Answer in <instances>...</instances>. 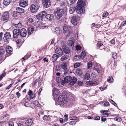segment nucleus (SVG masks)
Wrapping results in <instances>:
<instances>
[{
	"label": "nucleus",
	"instance_id": "nucleus-1",
	"mask_svg": "<svg viewBox=\"0 0 126 126\" xmlns=\"http://www.w3.org/2000/svg\"><path fill=\"white\" fill-rule=\"evenodd\" d=\"M64 13V11L63 9L58 7L55 10L53 14L57 19H59L63 16Z\"/></svg>",
	"mask_w": 126,
	"mask_h": 126
},
{
	"label": "nucleus",
	"instance_id": "nucleus-2",
	"mask_svg": "<svg viewBox=\"0 0 126 126\" xmlns=\"http://www.w3.org/2000/svg\"><path fill=\"white\" fill-rule=\"evenodd\" d=\"M68 99L67 98L66 95H60L58 98V100L61 105H63L68 102Z\"/></svg>",
	"mask_w": 126,
	"mask_h": 126
},
{
	"label": "nucleus",
	"instance_id": "nucleus-3",
	"mask_svg": "<svg viewBox=\"0 0 126 126\" xmlns=\"http://www.w3.org/2000/svg\"><path fill=\"white\" fill-rule=\"evenodd\" d=\"M72 27L71 26L67 27L66 25H64L63 26V32L64 33H67V36H69L72 32Z\"/></svg>",
	"mask_w": 126,
	"mask_h": 126
},
{
	"label": "nucleus",
	"instance_id": "nucleus-4",
	"mask_svg": "<svg viewBox=\"0 0 126 126\" xmlns=\"http://www.w3.org/2000/svg\"><path fill=\"white\" fill-rule=\"evenodd\" d=\"M42 4L44 7L47 8L51 5V2L50 0H42Z\"/></svg>",
	"mask_w": 126,
	"mask_h": 126
},
{
	"label": "nucleus",
	"instance_id": "nucleus-5",
	"mask_svg": "<svg viewBox=\"0 0 126 126\" xmlns=\"http://www.w3.org/2000/svg\"><path fill=\"white\" fill-rule=\"evenodd\" d=\"M38 9V6L34 4H32L30 6V9L32 13H36Z\"/></svg>",
	"mask_w": 126,
	"mask_h": 126
},
{
	"label": "nucleus",
	"instance_id": "nucleus-6",
	"mask_svg": "<svg viewBox=\"0 0 126 126\" xmlns=\"http://www.w3.org/2000/svg\"><path fill=\"white\" fill-rule=\"evenodd\" d=\"M28 0H21L19 1V5L21 7L24 8L28 5Z\"/></svg>",
	"mask_w": 126,
	"mask_h": 126
},
{
	"label": "nucleus",
	"instance_id": "nucleus-7",
	"mask_svg": "<svg viewBox=\"0 0 126 126\" xmlns=\"http://www.w3.org/2000/svg\"><path fill=\"white\" fill-rule=\"evenodd\" d=\"M11 37V36L10 33L9 32H7L4 33L3 39L5 42H6L9 40Z\"/></svg>",
	"mask_w": 126,
	"mask_h": 126
},
{
	"label": "nucleus",
	"instance_id": "nucleus-8",
	"mask_svg": "<svg viewBox=\"0 0 126 126\" xmlns=\"http://www.w3.org/2000/svg\"><path fill=\"white\" fill-rule=\"evenodd\" d=\"M72 80V78L70 76H68L65 77L63 81L62 82L61 84L64 85L65 83H68L70 82Z\"/></svg>",
	"mask_w": 126,
	"mask_h": 126
},
{
	"label": "nucleus",
	"instance_id": "nucleus-9",
	"mask_svg": "<svg viewBox=\"0 0 126 126\" xmlns=\"http://www.w3.org/2000/svg\"><path fill=\"white\" fill-rule=\"evenodd\" d=\"M9 16V14L7 12H4L2 15V20L6 21L8 19Z\"/></svg>",
	"mask_w": 126,
	"mask_h": 126
},
{
	"label": "nucleus",
	"instance_id": "nucleus-10",
	"mask_svg": "<svg viewBox=\"0 0 126 126\" xmlns=\"http://www.w3.org/2000/svg\"><path fill=\"white\" fill-rule=\"evenodd\" d=\"M20 30V29H15L13 31V36L14 38H16L19 35Z\"/></svg>",
	"mask_w": 126,
	"mask_h": 126
},
{
	"label": "nucleus",
	"instance_id": "nucleus-11",
	"mask_svg": "<svg viewBox=\"0 0 126 126\" xmlns=\"http://www.w3.org/2000/svg\"><path fill=\"white\" fill-rule=\"evenodd\" d=\"M46 12L43 11L37 15L36 16L38 19H42L43 17L46 15Z\"/></svg>",
	"mask_w": 126,
	"mask_h": 126
},
{
	"label": "nucleus",
	"instance_id": "nucleus-12",
	"mask_svg": "<svg viewBox=\"0 0 126 126\" xmlns=\"http://www.w3.org/2000/svg\"><path fill=\"white\" fill-rule=\"evenodd\" d=\"M77 12L79 14H82L84 11L83 7L77 6Z\"/></svg>",
	"mask_w": 126,
	"mask_h": 126
},
{
	"label": "nucleus",
	"instance_id": "nucleus-13",
	"mask_svg": "<svg viewBox=\"0 0 126 126\" xmlns=\"http://www.w3.org/2000/svg\"><path fill=\"white\" fill-rule=\"evenodd\" d=\"M85 5V0H79L77 2V6L84 7Z\"/></svg>",
	"mask_w": 126,
	"mask_h": 126
},
{
	"label": "nucleus",
	"instance_id": "nucleus-14",
	"mask_svg": "<svg viewBox=\"0 0 126 126\" xmlns=\"http://www.w3.org/2000/svg\"><path fill=\"white\" fill-rule=\"evenodd\" d=\"M20 35L23 37H26L27 35V31L24 29H22L20 30Z\"/></svg>",
	"mask_w": 126,
	"mask_h": 126
},
{
	"label": "nucleus",
	"instance_id": "nucleus-15",
	"mask_svg": "<svg viewBox=\"0 0 126 126\" xmlns=\"http://www.w3.org/2000/svg\"><path fill=\"white\" fill-rule=\"evenodd\" d=\"M63 52L65 54H68L70 52V50L68 47L66 46H64L63 47Z\"/></svg>",
	"mask_w": 126,
	"mask_h": 126
},
{
	"label": "nucleus",
	"instance_id": "nucleus-16",
	"mask_svg": "<svg viewBox=\"0 0 126 126\" xmlns=\"http://www.w3.org/2000/svg\"><path fill=\"white\" fill-rule=\"evenodd\" d=\"M61 67L62 69L66 70V71L65 72V73H67L68 72L66 62H64L62 63L61 64Z\"/></svg>",
	"mask_w": 126,
	"mask_h": 126
},
{
	"label": "nucleus",
	"instance_id": "nucleus-17",
	"mask_svg": "<svg viewBox=\"0 0 126 126\" xmlns=\"http://www.w3.org/2000/svg\"><path fill=\"white\" fill-rule=\"evenodd\" d=\"M55 53L60 55L62 56L63 54L62 49L60 48H58L56 49Z\"/></svg>",
	"mask_w": 126,
	"mask_h": 126
},
{
	"label": "nucleus",
	"instance_id": "nucleus-18",
	"mask_svg": "<svg viewBox=\"0 0 126 126\" xmlns=\"http://www.w3.org/2000/svg\"><path fill=\"white\" fill-rule=\"evenodd\" d=\"M126 25V21L122 22L121 23V25L119 29H120L121 32H122L123 30L125 29V26Z\"/></svg>",
	"mask_w": 126,
	"mask_h": 126
},
{
	"label": "nucleus",
	"instance_id": "nucleus-19",
	"mask_svg": "<svg viewBox=\"0 0 126 126\" xmlns=\"http://www.w3.org/2000/svg\"><path fill=\"white\" fill-rule=\"evenodd\" d=\"M46 17L50 21L53 20L54 18V15L52 14H49L46 15Z\"/></svg>",
	"mask_w": 126,
	"mask_h": 126
},
{
	"label": "nucleus",
	"instance_id": "nucleus-20",
	"mask_svg": "<svg viewBox=\"0 0 126 126\" xmlns=\"http://www.w3.org/2000/svg\"><path fill=\"white\" fill-rule=\"evenodd\" d=\"M71 21L72 24L74 25H76L77 23V20L76 16H73L71 18Z\"/></svg>",
	"mask_w": 126,
	"mask_h": 126
},
{
	"label": "nucleus",
	"instance_id": "nucleus-21",
	"mask_svg": "<svg viewBox=\"0 0 126 126\" xmlns=\"http://www.w3.org/2000/svg\"><path fill=\"white\" fill-rule=\"evenodd\" d=\"M33 121L32 119H28L26 122L25 124L27 126H29L32 125Z\"/></svg>",
	"mask_w": 126,
	"mask_h": 126
},
{
	"label": "nucleus",
	"instance_id": "nucleus-22",
	"mask_svg": "<svg viewBox=\"0 0 126 126\" xmlns=\"http://www.w3.org/2000/svg\"><path fill=\"white\" fill-rule=\"evenodd\" d=\"M16 12L19 14H21L24 13V10L22 8L19 7L16 8Z\"/></svg>",
	"mask_w": 126,
	"mask_h": 126
},
{
	"label": "nucleus",
	"instance_id": "nucleus-23",
	"mask_svg": "<svg viewBox=\"0 0 126 126\" xmlns=\"http://www.w3.org/2000/svg\"><path fill=\"white\" fill-rule=\"evenodd\" d=\"M77 81V80L76 78L73 77L72 79V81L69 84L71 85H73L75 84Z\"/></svg>",
	"mask_w": 126,
	"mask_h": 126
},
{
	"label": "nucleus",
	"instance_id": "nucleus-24",
	"mask_svg": "<svg viewBox=\"0 0 126 126\" xmlns=\"http://www.w3.org/2000/svg\"><path fill=\"white\" fill-rule=\"evenodd\" d=\"M55 32L57 34H60L62 32L61 29L60 27H58L56 28L55 30Z\"/></svg>",
	"mask_w": 126,
	"mask_h": 126
},
{
	"label": "nucleus",
	"instance_id": "nucleus-25",
	"mask_svg": "<svg viewBox=\"0 0 126 126\" xmlns=\"http://www.w3.org/2000/svg\"><path fill=\"white\" fill-rule=\"evenodd\" d=\"M6 51L8 53L10 54L12 51V49L11 47L10 46H7L6 47Z\"/></svg>",
	"mask_w": 126,
	"mask_h": 126
},
{
	"label": "nucleus",
	"instance_id": "nucleus-26",
	"mask_svg": "<svg viewBox=\"0 0 126 126\" xmlns=\"http://www.w3.org/2000/svg\"><path fill=\"white\" fill-rule=\"evenodd\" d=\"M34 29L32 27L29 28L28 29V33L29 35L31 34L34 31Z\"/></svg>",
	"mask_w": 126,
	"mask_h": 126
},
{
	"label": "nucleus",
	"instance_id": "nucleus-27",
	"mask_svg": "<svg viewBox=\"0 0 126 126\" xmlns=\"http://www.w3.org/2000/svg\"><path fill=\"white\" fill-rule=\"evenodd\" d=\"M76 9V8L75 6L70 7L69 10V12L70 14H73Z\"/></svg>",
	"mask_w": 126,
	"mask_h": 126
},
{
	"label": "nucleus",
	"instance_id": "nucleus-28",
	"mask_svg": "<svg viewBox=\"0 0 126 126\" xmlns=\"http://www.w3.org/2000/svg\"><path fill=\"white\" fill-rule=\"evenodd\" d=\"M108 110H102L101 111V112L103 114V117L108 116L109 113H107L106 112H108Z\"/></svg>",
	"mask_w": 126,
	"mask_h": 126
},
{
	"label": "nucleus",
	"instance_id": "nucleus-29",
	"mask_svg": "<svg viewBox=\"0 0 126 126\" xmlns=\"http://www.w3.org/2000/svg\"><path fill=\"white\" fill-rule=\"evenodd\" d=\"M59 57V56L56 54H54L52 58V61L54 62L56 61Z\"/></svg>",
	"mask_w": 126,
	"mask_h": 126
},
{
	"label": "nucleus",
	"instance_id": "nucleus-30",
	"mask_svg": "<svg viewBox=\"0 0 126 126\" xmlns=\"http://www.w3.org/2000/svg\"><path fill=\"white\" fill-rule=\"evenodd\" d=\"M68 58V57L67 55L65 54L61 58L60 60L61 61H63L67 60Z\"/></svg>",
	"mask_w": 126,
	"mask_h": 126
},
{
	"label": "nucleus",
	"instance_id": "nucleus-31",
	"mask_svg": "<svg viewBox=\"0 0 126 126\" xmlns=\"http://www.w3.org/2000/svg\"><path fill=\"white\" fill-rule=\"evenodd\" d=\"M68 45L69 46H71L72 49H73L74 45V42L71 40L69 41L68 42Z\"/></svg>",
	"mask_w": 126,
	"mask_h": 126
},
{
	"label": "nucleus",
	"instance_id": "nucleus-32",
	"mask_svg": "<svg viewBox=\"0 0 126 126\" xmlns=\"http://www.w3.org/2000/svg\"><path fill=\"white\" fill-rule=\"evenodd\" d=\"M81 59V58L80 56V55H76L73 58V59L75 61H78Z\"/></svg>",
	"mask_w": 126,
	"mask_h": 126
},
{
	"label": "nucleus",
	"instance_id": "nucleus-33",
	"mask_svg": "<svg viewBox=\"0 0 126 126\" xmlns=\"http://www.w3.org/2000/svg\"><path fill=\"white\" fill-rule=\"evenodd\" d=\"M10 2V0H4L3 4L7 6L9 4Z\"/></svg>",
	"mask_w": 126,
	"mask_h": 126
},
{
	"label": "nucleus",
	"instance_id": "nucleus-34",
	"mask_svg": "<svg viewBox=\"0 0 126 126\" xmlns=\"http://www.w3.org/2000/svg\"><path fill=\"white\" fill-rule=\"evenodd\" d=\"M50 117L48 116L47 115H45L43 117V119L45 121H48L50 120Z\"/></svg>",
	"mask_w": 126,
	"mask_h": 126
},
{
	"label": "nucleus",
	"instance_id": "nucleus-35",
	"mask_svg": "<svg viewBox=\"0 0 126 126\" xmlns=\"http://www.w3.org/2000/svg\"><path fill=\"white\" fill-rule=\"evenodd\" d=\"M76 73L79 75H81L82 73V70L79 68H78L76 71Z\"/></svg>",
	"mask_w": 126,
	"mask_h": 126
},
{
	"label": "nucleus",
	"instance_id": "nucleus-36",
	"mask_svg": "<svg viewBox=\"0 0 126 126\" xmlns=\"http://www.w3.org/2000/svg\"><path fill=\"white\" fill-rule=\"evenodd\" d=\"M80 55L81 59L84 58L86 56L85 52V51H82Z\"/></svg>",
	"mask_w": 126,
	"mask_h": 126
},
{
	"label": "nucleus",
	"instance_id": "nucleus-37",
	"mask_svg": "<svg viewBox=\"0 0 126 126\" xmlns=\"http://www.w3.org/2000/svg\"><path fill=\"white\" fill-rule=\"evenodd\" d=\"M103 45V43L102 41H98L97 45V47H98H98H99L102 46Z\"/></svg>",
	"mask_w": 126,
	"mask_h": 126
},
{
	"label": "nucleus",
	"instance_id": "nucleus-38",
	"mask_svg": "<svg viewBox=\"0 0 126 126\" xmlns=\"http://www.w3.org/2000/svg\"><path fill=\"white\" fill-rule=\"evenodd\" d=\"M15 26L16 27L17 29H19L21 28L22 26V25L21 23H19L17 24H15Z\"/></svg>",
	"mask_w": 126,
	"mask_h": 126
},
{
	"label": "nucleus",
	"instance_id": "nucleus-39",
	"mask_svg": "<svg viewBox=\"0 0 126 126\" xmlns=\"http://www.w3.org/2000/svg\"><path fill=\"white\" fill-rule=\"evenodd\" d=\"M90 75L88 73L86 74L85 75L84 79L85 80L89 79L90 77Z\"/></svg>",
	"mask_w": 126,
	"mask_h": 126
},
{
	"label": "nucleus",
	"instance_id": "nucleus-40",
	"mask_svg": "<svg viewBox=\"0 0 126 126\" xmlns=\"http://www.w3.org/2000/svg\"><path fill=\"white\" fill-rule=\"evenodd\" d=\"M53 93L56 94H57L59 92V90L56 88L54 89L53 90Z\"/></svg>",
	"mask_w": 126,
	"mask_h": 126
},
{
	"label": "nucleus",
	"instance_id": "nucleus-41",
	"mask_svg": "<svg viewBox=\"0 0 126 126\" xmlns=\"http://www.w3.org/2000/svg\"><path fill=\"white\" fill-rule=\"evenodd\" d=\"M107 81L109 82H111L113 81V78L111 76H110L107 79Z\"/></svg>",
	"mask_w": 126,
	"mask_h": 126
},
{
	"label": "nucleus",
	"instance_id": "nucleus-42",
	"mask_svg": "<svg viewBox=\"0 0 126 126\" xmlns=\"http://www.w3.org/2000/svg\"><path fill=\"white\" fill-rule=\"evenodd\" d=\"M57 81L58 82L61 83V84L62 82L63 81V80H62V79L60 78H57Z\"/></svg>",
	"mask_w": 126,
	"mask_h": 126
},
{
	"label": "nucleus",
	"instance_id": "nucleus-43",
	"mask_svg": "<svg viewBox=\"0 0 126 126\" xmlns=\"http://www.w3.org/2000/svg\"><path fill=\"white\" fill-rule=\"evenodd\" d=\"M97 82L96 81H90L88 83V84H89L90 85H92L93 84H97Z\"/></svg>",
	"mask_w": 126,
	"mask_h": 126
},
{
	"label": "nucleus",
	"instance_id": "nucleus-44",
	"mask_svg": "<svg viewBox=\"0 0 126 126\" xmlns=\"http://www.w3.org/2000/svg\"><path fill=\"white\" fill-rule=\"evenodd\" d=\"M112 57L114 59H117V55L116 53H114L112 55Z\"/></svg>",
	"mask_w": 126,
	"mask_h": 126
},
{
	"label": "nucleus",
	"instance_id": "nucleus-45",
	"mask_svg": "<svg viewBox=\"0 0 126 126\" xmlns=\"http://www.w3.org/2000/svg\"><path fill=\"white\" fill-rule=\"evenodd\" d=\"M80 65V63H75L74 65V67L76 68L79 67Z\"/></svg>",
	"mask_w": 126,
	"mask_h": 126
},
{
	"label": "nucleus",
	"instance_id": "nucleus-46",
	"mask_svg": "<svg viewBox=\"0 0 126 126\" xmlns=\"http://www.w3.org/2000/svg\"><path fill=\"white\" fill-rule=\"evenodd\" d=\"M88 69H89V68L91 67H92V62H89L88 63Z\"/></svg>",
	"mask_w": 126,
	"mask_h": 126
},
{
	"label": "nucleus",
	"instance_id": "nucleus-47",
	"mask_svg": "<svg viewBox=\"0 0 126 126\" xmlns=\"http://www.w3.org/2000/svg\"><path fill=\"white\" fill-rule=\"evenodd\" d=\"M76 49L77 50H79L81 49V47L79 45H77L76 47Z\"/></svg>",
	"mask_w": 126,
	"mask_h": 126
},
{
	"label": "nucleus",
	"instance_id": "nucleus-48",
	"mask_svg": "<svg viewBox=\"0 0 126 126\" xmlns=\"http://www.w3.org/2000/svg\"><path fill=\"white\" fill-rule=\"evenodd\" d=\"M6 73H3L1 75H0V80L5 75Z\"/></svg>",
	"mask_w": 126,
	"mask_h": 126
},
{
	"label": "nucleus",
	"instance_id": "nucleus-49",
	"mask_svg": "<svg viewBox=\"0 0 126 126\" xmlns=\"http://www.w3.org/2000/svg\"><path fill=\"white\" fill-rule=\"evenodd\" d=\"M34 3L36 4L35 5L38 6L39 3V0H34Z\"/></svg>",
	"mask_w": 126,
	"mask_h": 126
},
{
	"label": "nucleus",
	"instance_id": "nucleus-50",
	"mask_svg": "<svg viewBox=\"0 0 126 126\" xmlns=\"http://www.w3.org/2000/svg\"><path fill=\"white\" fill-rule=\"evenodd\" d=\"M3 118L8 120L9 118V116L8 114H7L4 116Z\"/></svg>",
	"mask_w": 126,
	"mask_h": 126
},
{
	"label": "nucleus",
	"instance_id": "nucleus-51",
	"mask_svg": "<svg viewBox=\"0 0 126 126\" xmlns=\"http://www.w3.org/2000/svg\"><path fill=\"white\" fill-rule=\"evenodd\" d=\"M109 101L115 106H116V105H117V104H116L113 100L111 99H110Z\"/></svg>",
	"mask_w": 126,
	"mask_h": 126
},
{
	"label": "nucleus",
	"instance_id": "nucleus-52",
	"mask_svg": "<svg viewBox=\"0 0 126 126\" xmlns=\"http://www.w3.org/2000/svg\"><path fill=\"white\" fill-rule=\"evenodd\" d=\"M108 15V13L107 12H106L103 14V17H106Z\"/></svg>",
	"mask_w": 126,
	"mask_h": 126
},
{
	"label": "nucleus",
	"instance_id": "nucleus-53",
	"mask_svg": "<svg viewBox=\"0 0 126 126\" xmlns=\"http://www.w3.org/2000/svg\"><path fill=\"white\" fill-rule=\"evenodd\" d=\"M33 20L32 18H30L27 20V22L29 23H32L33 22Z\"/></svg>",
	"mask_w": 126,
	"mask_h": 126
},
{
	"label": "nucleus",
	"instance_id": "nucleus-54",
	"mask_svg": "<svg viewBox=\"0 0 126 126\" xmlns=\"http://www.w3.org/2000/svg\"><path fill=\"white\" fill-rule=\"evenodd\" d=\"M36 106L39 107L40 106V104L37 101H36L33 103Z\"/></svg>",
	"mask_w": 126,
	"mask_h": 126
},
{
	"label": "nucleus",
	"instance_id": "nucleus-55",
	"mask_svg": "<svg viewBox=\"0 0 126 126\" xmlns=\"http://www.w3.org/2000/svg\"><path fill=\"white\" fill-rule=\"evenodd\" d=\"M83 83V81H78V84L80 86H81L82 85Z\"/></svg>",
	"mask_w": 126,
	"mask_h": 126
},
{
	"label": "nucleus",
	"instance_id": "nucleus-56",
	"mask_svg": "<svg viewBox=\"0 0 126 126\" xmlns=\"http://www.w3.org/2000/svg\"><path fill=\"white\" fill-rule=\"evenodd\" d=\"M69 118L70 119L72 120H76L77 118V117L76 116H72L70 117Z\"/></svg>",
	"mask_w": 126,
	"mask_h": 126
},
{
	"label": "nucleus",
	"instance_id": "nucleus-57",
	"mask_svg": "<svg viewBox=\"0 0 126 126\" xmlns=\"http://www.w3.org/2000/svg\"><path fill=\"white\" fill-rule=\"evenodd\" d=\"M64 120L66 121H67L68 120V115L67 114H65L64 115Z\"/></svg>",
	"mask_w": 126,
	"mask_h": 126
},
{
	"label": "nucleus",
	"instance_id": "nucleus-58",
	"mask_svg": "<svg viewBox=\"0 0 126 126\" xmlns=\"http://www.w3.org/2000/svg\"><path fill=\"white\" fill-rule=\"evenodd\" d=\"M14 124L12 121L10 122L9 123V126H14Z\"/></svg>",
	"mask_w": 126,
	"mask_h": 126
},
{
	"label": "nucleus",
	"instance_id": "nucleus-59",
	"mask_svg": "<svg viewBox=\"0 0 126 126\" xmlns=\"http://www.w3.org/2000/svg\"><path fill=\"white\" fill-rule=\"evenodd\" d=\"M12 16L14 17H15L17 16V14L15 12H14V13H13Z\"/></svg>",
	"mask_w": 126,
	"mask_h": 126
},
{
	"label": "nucleus",
	"instance_id": "nucleus-60",
	"mask_svg": "<svg viewBox=\"0 0 126 126\" xmlns=\"http://www.w3.org/2000/svg\"><path fill=\"white\" fill-rule=\"evenodd\" d=\"M4 59L1 56H0V63L3 62L4 61Z\"/></svg>",
	"mask_w": 126,
	"mask_h": 126
},
{
	"label": "nucleus",
	"instance_id": "nucleus-61",
	"mask_svg": "<svg viewBox=\"0 0 126 126\" xmlns=\"http://www.w3.org/2000/svg\"><path fill=\"white\" fill-rule=\"evenodd\" d=\"M109 103L108 102H105L104 105V106H107L109 105Z\"/></svg>",
	"mask_w": 126,
	"mask_h": 126
},
{
	"label": "nucleus",
	"instance_id": "nucleus-62",
	"mask_svg": "<svg viewBox=\"0 0 126 126\" xmlns=\"http://www.w3.org/2000/svg\"><path fill=\"white\" fill-rule=\"evenodd\" d=\"M16 94L17 96V97L18 98L20 96V94L19 92H17L16 93Z\"/></svg>",
	"mask_w": 126,
	"mask_h": 126
},
{
	"label": "nucleus",
	"instance_id": "nucleus-63",
	"mask_svg": "<svg viewBox=\"0 0 126 126\" xmlns=\"http://www.w3.org/2000/svg\"><path fill=\"white\" fill-rule=\"evenodd\" d=\"M76 123V122L75 121H72L71 122H70V124L71 125H75Z\"/></svg>",
	"mask_w": 126,
	"mask_h": 126
},
{
	"label": "nucleus",
	"instance_id": "nucleus-64",
	"mask_svg": "<svg viewBox=\"0 0 126 126\" xmlns=\"http://www.w3.org/2000/svg\"><path fill=\"white\" fill-rule=\"evenodd\" d=\"M100 119V117L99 116H97L96 117L94 118V120H99Z\"/></svg>",
	"mask_w": 126,
	"mask_h": 126
}]
</instances>
